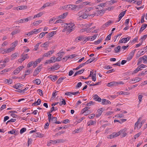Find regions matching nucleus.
<instances>
[{"label":"nucleus","instance_id":"obj_1","mask_svg":"<svg viewBox=\"0 0 147 147\" xmlns=\"http://www.w3.org/2000/svg\"><path fill=\"white\" fill-rule=\"evenodd\" d=\"M77 5H70L64 6V9L68 10H77L76 7Z\"/></svg>","mask_w":147,"mask_h":147},{"label":"nucleus","instance_id":"obj_2","mask_svg":"<svg viewBox=\"0 0 147 147\" xmlns=\"http://www.w3.org/2000/svg\"><path fill=\"white\" fill-rule=\"evenodd\" d=\"M127 129H124L122 130H121L119 131V133H121L122 134V137H124L127 135V133H126Z\"/></svg>","mask_w":147,"mask_h":147},{"label":"nucleus","instance_id":"obj_3","mask_svg":"<svg viewBox=\"0 0 147 147\" xmlns=\"http://www.w3.org/2000/svg\"><path fill=\"white\" fill-rule=\"evenodd\" d=\"M60 65H59L58 64L56 63V65L51 67L50 69L51 70H52V71H54L58 69L60 67ZM49 69H50V68Z\"/></svg>","mask_w":147,"mask_h":147},{"label":"nucleus","instance_id":"obj_4","mask_svg":"<svg viewBox=\"0 0 147 147\" xmlns=\"http://www.w3.org/2000/svg\"><path fill=\"white\" fill-rule=\"evenodd\" d=\"M97 112L98 114L96 115V117H98L100 116L102 114V108H100L98 109L97 111Z\"/></svg>","mask_w":147,"mask_h":147},{"label":"nucleus","instance_id":"obj_5","mask_svg":"<svg viewBox=\"0 0 147 147\" xmlns=\"http://www.w3.org/2000/svg\"><path fill=\"white\" fill-rule=\"evenodd\" d=\"M75 26H66L67 31L68 33L74 30Z\"/></svg>","mask_w":147,"mask_h":147},{"label":"nucleus","instance_id":"obj_6","mask_svg":"<svg viewBox=\"0 0 147 147\" xmlns=\"http://www.w3.org/2000/svg\"><path fill=\"white\" fill-rule=\"evenodd\" d=\"M98 36V34H94L92 37L88 36L86 37V39L87 40H91V41H92L96 38V37Z\"/></svg>","mask_w":147,"mask_h":147},{"label":"nucleus","instance_id":"obj_7","mask_svg":"<svg viewBox=\"0 0 147 147\" xmlns=\"http://www.w3.org/2000/svg\"><path fill=\"white\" fill-rule=\"evenodd\" d=\"M105 10L102 9L101 10L98 11L96 12V14H97V16H102L105 12Z\"/></svg>","mask_w":147,"mask_h":147},{"label":"nucleus","instance_id":"obj_8","mask_svg":"<svg viewBox=\"0 0 147 147\" xmlns=\"http://www.w3.org/2000/svg\"><path fill=\"white\" fill-rule=\"evenodd\" d=\"M94 100L99 102H100L101 101V98L97 94L94 95Z\"/></svg>","mask_w":147,"mask_h":147},{"label":"nucleus","instance_id":"obj_9","mask_svg":"<svg viewBox=\"0 0 147 147\" xmlns=\"http://www.w3.org/2000/svg\"><path fill=\"white\" fill-rule=\"evenodd\" d=\"M102 105H107L108 104H111V102L108 100L105 99H103L102 100Z\"/></svg>","mask_w":147,"mask_h":147},{"label":"nucleus","instance_id":"obj_10","mask_svg":"<svg viewBox=\"0 0 147 147\" xmlns=\"http://www.w3.org/2000/svg\"><path fill=\"white\" fill-rule=\"evenodd\" d=\"M117 85V83L116 82H111L110 83H108L107 84V86H108L110 87L111 86H116Z\"/></svg>","mask_w":147,"mask_h":147},{"label":"nucleus","instance_id":"obj_11","mask_svg":"<svg viewBox=\"0 0 147 147\" xmlns=\"http://www.w3.org/2000/svg\"><path fill=\"white\" fill-rule=\"evenodd\" d=\"M54 52L53 51H51L47 53H45L43 55V57H48L49 55H52L54 53Z\"/></svg>","mask_w":147,"mask_h":147},{"label":"nucleus","instance_id":"obj_12","mask_svg":"<svg viewBox=\"0 0 147 147\" xmlns=\"http://www.w3.org/2000/svg\"><path fill=\"white\" fill-rule=\"evenodd\" d=\"M48 78H50L54 82L57 79V76H53L50 75Z\"/></svg>","mask_w":147,"mask_h":147},{"label":"nucleus","instance_id":"obj_13","mask_svg":"<svg viewBox=\"0 0 147 147\" xmlns=\"http://www.w3.org/2000/svg\"><path fill=\"white\" fill-rule=\"evenodd\" d=\"M41 59H42L39 58L37 59L34 62V65L33 66V67L34 68L36 67L37 66V64L40 62Z\"/></svg>","mask_w":147,"mask_h":147},{"label":"nucleus","instance_id":"obj_14","mask_svg":"<svg viewBox=\"0 0 147 147\" xmlns=\"http://www.w3.org/2000/svg\"><path fill=\"white\" fill-rule=\"evenodd\" d=\"M68 15V13L66 12L63 13L62 14L58 16V18H60V19H64Z\"/></svg>","mask_w":147,"mask_h":147},{"label":"nucleus","instance_id":"obj_15","mask_svg":"<svg viewBox=\"0 0 147 147\" xmlns=\"http://www.w3.org/2000/svg\"><path fill=\"white\" fill-rule=\"evenodd\" d=\"M117 134H115V132H113L111 134L109 135L108 136V138H110V139H112L114 137H115L117 136Z\"/></svg>","mask_w":147,"mask_h":147},{"label":"nucleus","instance_id":"obj_16","mask_svg":"<svg viewBox=\"0 0 147 147\" xmlns=\"http://www.w3.org/2000/svg\"><path fill=\"white\" fill-rule=\"evenodd\" d=\"M113 23V22L111 21V20L107 22H106L105 24H104L103 25V27L104 28H105L106 27H108L109 25H110L111 24Z\"/></svg>","mask_w":147,"mask_h":147},{"label":"nucleus","instance_id":"obj_17","mask_svg":"<svg viewBox=\"0 0 147 147\" xmlns=\"http://www.w3.org/2000/svg\"><path fill=\"white\" fill-rule=\"evenodd\" d=\"M27 7L26 6L22 5L17 7L16 8V9L18 10H22L26 9Z\"/></svg>","mask_w":147,"mask_h":147},{"label":"nucleus","instance_id":"obj_18","mask_svg":"<svg viewBox=\"0 0 147 147\" xmlns=\"http://www.w3.org/2000/svg\"><path fill=\"white\" fill-rule=\"evenodd\" d=\"M24 85L22 84L18 83L17 84L14 86H13V87L16 89H18L19 88L22 87Z\"/></svg>","mask_w":147,"mask_h":147},{"label":"nucleus","instance_id":"obj_19","mask_svg":"<svg viewBox=\"0 0 147 147\" xmlns=\"http://www.w3.org/2000/svg\"><path fill=\"white\" fill-rule=\"evenodd\" d=\"M147 26V24H145L142 25L141 27L140 28L139 32H141L144 30Z\"/></svg>","mask_w":147,"mask_h":147},{"label":"nucleus","instance_id":"obj_20","mask_svg":"<svg viewBox=\"0 0 147 147\" xmlns=\"http://www.w3.org/2000/svg\"><path fill=\"white\" fill-rule=\"evenodd\" d=\"M84 69H82L76 72L74 75V76H76V75H77L78 74H80L82 73H83V71H84Z\"/></svg>","mask_w":147,"mask_h":147},{"label":"nucleus","instance_id":"obj_21","mask_svg":"<svg viewBox=\"0 0 147 147\" xmlns=\"http://www.w3.org/2000/svg\"><path fill=\"white\" fill-rule=\"evenodd\" d=\"M21 57L23 58H24V60L26 59H28L29 58V56H28V54H25L24 53L21 55Z\"/></svg>","mask_w":147,"mask_h":147},{"label":"nucleus","instance_id":"obj_22","mask_svg":"<svg viewBox=\"0 0 147 147\" xmlns=\"http://www.w3.org/2000/svg\"><path fill=\"white\" fill-rule=\"evenodd\" d=\"M40 71V69H36L34 71L33 73V75L34 76H36L39 73Z\"/></svg>","mask_w":147,"mask_h":147},{"label":"nucleus","instance_id":"obj_23","mask_svg":"<svg viewBox=\"0 0 147 147\" xmlns=\"http://www.w3.org/2000/svg\"><path fill=\"white\" fill-rule=\"evenodd\" d=\"M41 102V100L40 99H38L37 101H36V102L35 101L32 104V105L33 106V105H35L36 104H37V105H39L40 104Z\"/></svg>","mask_w":147,"mask_h":147},{"label":"nucleus","instance_id":"obj_24","mask_svg":"<svg viewBox=\"0 0 147 147\" xmlns=\"http://www.w3.org/2000/svg\"><path fill=\"white\" fill-rule=\"evenodd\" d=\"M12 80L11 79L9 80H5L4 81V83L5 84L8 83V84H11L12 83Z\"/></svg>","mask_w":147,"mask_h":147},{"label":"nucleus","instance_id":"obj_25","mask_svg":"<svg viewBox=\"0 0 147 147\" xmlns=\"http://www.w3.org/2000/svg\"><path fill=\"white\" fill-rule=\"evenodd\" d=\"M141 58L142 60H143V62L144 63H146L147 62V55H144L143 57H141Z\"/></svg>","mask_w":147,"mask_h":147},{"label":"nucleus","instance_id":"obj_26","mask_svg":"<svg viewBox=\"0 0 147 147\" xmlns=\"http://www.w3.org/2000/svg\"><path fill=\"white\" fill-rule=\"evenodd\" d=\"M57 117H52L51 120L53 123H55L56 121H57Z\"/></svg>","mask_w":147,"mask_h":147},{"label":"nucleus","instance_id":"obj_27","mask_svg":"<svg viewBox=\"0 0 147 147\" xmlns=\"http://www.w3.org/2000/svg\"><path fill=\"white\" fill-rule=\"evenodd\" d=\"M43 13L42 12H40L38 14L34 15L33 17V18H38L41 16L42 15Z\"/></svg>","mask_w":147,"mask_h":147},{"label":"nucleus","instance_id":"obj_28","mask_svg":"<svg viewBox=\"0 0 147 147\" xmlns=\"http://www.w3.org/2000/svg\"><path fill=\"white\" fill-rule=\"evenodd\" d=\"M18 42V41L16 40L12 43V47L14 49V48L17 45Z\"/></svg>","mask_w":147,"mask_h":147},{"label":"nucleus","instance_id":"obj_29","mask_svg":"<svg viewBox=\"0 0 147 147\" xmlns=\"http://www.w3.org/2000/svg\"><path fill=\"white\" fill-rule=\"evenodd\" d=\"M102 38H99L98 40L96 41H95L94 42V44L95 45H97V44H98L100 43L101 42H102Z\"/></svg>","mask_w":147,"mask_h":147},{"label":"nucleus","instance_id":"obj_30","mask_svg":"<svg viewBox=\"0 0 147 147\" xmlns=\"http://www.w3.org/2000/svg\"><path fill=\"white\" fill-rule=\"evenodd\" d=\"M121 46H118L116 47H115V52L117 53L120 51V50Z\"/></svg>","mask_w":147,"mask_h":147},{"label":"nucleus","instance_id":"obj_31","mask_svg":"<svg viewBox=\"0 0 147 147\" xmlns=\"http://www.w3.org/2000/svg\"><path fill=\"white\" fill-rule=\"evenodd\" d=\"M20 30H15L13 31L11 33V34L13 36L14 35L20 32Z\"/></svg>","mask_w":147,"mask_h":147},{"label":"nucleus","instance_id":"obj_32","mask_svg":"<svg viewBox=\"0 0 147 147\" xmlns=\"http://www.w3.org/2000/svg\"><path fill=\"white\" fill-rule=\"evenodd\" d=\"M82 38H83V37L82 36L77 37L75 39V41L76 42H78L82 40Z\"/></svg>","mask_w":147,"mask_h":147},{"label":"nucleus","instance_id":"obj_33","mask_svg":"<svg viewBox=\"0 0 147 147\" xmlns=\"http://www.w3.org/2000/svg\"><path fill=\"white\" fill-rule=\"evenodd\" d=\"M141 78H135L132 79L131 80L135 81V83L139 82L141 80Z\"/></svg>","mask_w":147,"mask_h":147},{"label":"nucleus","instance_id":"obj_34","mask_svg":"<svg viewBox=\"0 0 147 147\" xmlns=\"http://www.w3.org/2000/svg\"><path fill=\"white\" fill-rule=\"evenodd\" d=\"M34 82L37 85H39L41 83L40 80L38 79H36L35 80H34Z\"/></svg>","mask_w":147,"mask_h":147},{"label":"nucleus","instance_id":"obj_35","mask_svg":"<svg viewBox=\"0 0 147 147\" xmlns=\"http://www.w3.org/2000/svg\"><path fill=\"white\" fill-rule=\"evenodd\" d=\"M56 34L55 31H53L50 33H49L48 34V37H51L53 36L55 34Z\"/></svg>","mask_w":147,"mask_h":147},{"label":"nucleus","instance_id":"obj_36","mask_svg":"<svg viewBox=\"0 0 147 147\" xmlns=\"http://www.w3.org/2000/svg\"><path fill=\"white\" fill-rule=\"evenodd\" d=\"M88 16L86 13H84L82 15H81L79 17L82 18L83 19H85L87 18Z\"/></svg>","mask_w":147,"mask_h":147},{"label":"nucleus","instance_id":"obj_37","mask_svg":"<svg viewBox=\"0 0 147 147\" xmlns=\"http://www.w3.org/2000/svg\"><path fill=\"white\" fill-rule=\"evenodd\" d=\"M49 43L48 42H45L44 44L41 45L42 47H48Z\"/></svg>","mask_w":147,"mask_h":147},{"label":"nucleus","instance_id":"obj_38","mask_svg":"<svg viewBox=\"0 0 147 147\" xmlns=\"http://www.w3.org/2000/svg\"><path fill=\"white\" fill-rule=\"evenodd\" d=\"M42 22V20H37L34 22L33 24L34 25L37 26L40 23Z\"/></svg>","mask_w":147,"mask_h":147},{"label":"nucleus","instance_id":"obj_39","mask_svg":"<svg viewBox=\"0 0 147 147\" xmlns=\"http://www.w3.org/2000/svg\"><path fill=\"white\" fill-rule=\"evenodd\" d=\"M56 58L55 57H53L50 58V61L51 62L54 63L56 61Z\"/></svg>","mask_w":147,"mask_h":147},{"label":"nucleus","instance_id":"obj_40","mask_svg":"<svg viewBox=\"0 0 147 147\" xmlns=\"http://www.w3.org/2000/svg\"><path fill=\"white\" fill-rule=\"evenodd\" d=\"M40 29H35L33 30V32H34V34H36L40 32Z\"/></svg>","mask_w":147,"mask_h":147},{"label":"nucleus","instance_id":"obj_41","mask_svg":"<svg viewBox=\"0 0 147 147\" xmlns=\"http://www.w3.org/2000/svg\"><path fill=\"white\" fill-rule=\"evenodd\" d=\"M63 101H61V102H60L59 105L60 106L62 105H65L66 104V102L65 101V99H62Z\"/></svg>","mask_w":147,"mask_h":147},{"label":"nucleus","instance_id":"obj_42","mask_svg":"<svg viewBox=\"0 0 147 147\" xmlns=\"http://www.w3.org/2000/svg\"><path fill=\"white\" fill-rule=\"evenodd\" d=\"M16 119H11L10 120H9L7 121L6 123V124H7L8 123L11 122H14L16 121Z\"/></svg>","mask_w":147,"mask_h":147},{"label":"nucleus","instance_id":"obj_43","mask_svg":"<svg viewBox=\"0 0 147 147\" xmlns=\"http://www.w3.org/2000/svg\"><path fill=\"white\" fill-rule=\"evenodd\" d=\"M136 50V49H135L132 51L131 53H130L129 54V55L133 57L134 56L135 52Z\"/></svg>","mask_w":147,"mask_h":147},{"label":"nucleus","instance_id":"obj_44","mask_svg":"<svg viewBox=\"0 0 147 147\" xmlns=\"http://www.w3.org/2000/svg\"><path fill=\"white\" fill-rule=\"evenodd\" d=\"M18 55V53H15L12 54L11 55V57L13 58H15L17 57Z\"/></svg>","mask_w":147,"mask_h":147},{"label":"nucleus","instance_id":"obj_45","mask_svg":"<svg viewBox=\"0 0 147 147\" xmlns=\"http://www.w3.org/2000/svg\"><path fill=\"white\" fill-rule=\"evenodd\" d=\"M88 123H89V124L88 125L89 126L90 125H94V124L96 122L94 121L91 120L89 121Z\"/></svg>","mask_w":147,"mask_h":147},{"label":"nucleus","instance_id":"obj_46","mask_svg":"<svg viewBox=\"0 0 147 147\" xmlns=\"http://www.w3.org/2000/svg\"><path fill=\"white\" fill-rule=\"evenodd\" d=\"M95 103L94 102H93L92 101H90L86 105L88 106H90L91 105H94Z\"/></svg>","mask_w":147,"mask_h":147},{"label":"nucleus","instance_id":"obj_47","mask_svg":"<svg viewBox=\"0 0 147 147\" xmlns=\"http://www.w3.org/2000/svg\"><path fill=\"white\" fill-rule=\"evenodd\" d=\"M48 113V120L49 122H51V115L52 114L50 113Z\"/></svg>","mask_w":147,"mask_h":147},{"label":"nucleus","instance_id":"obj_48","mask_svg":"<svg viewBox=\"0 0 147 147\" xmlns=\"http://www.w3.org/2000/svg\"><path fill=\"white\" fill-rule=\"evenodd\" d=\"M26 130V128L24 127L22 128L20 131V133L22 134L24 132H25Z\"/></svg>","mask_w":147,"mask_h":147},{"label":"nucleus","instance_id":"obj_49","mask_svg":"<svg viewBox=\"0 0 147 147\" xmlns=\"http://www.w3.org/2000/svg\"><path fill=\"white\" fill-rule=\"evenodd\" d=\"M90 109L89 107H86L82 109V110L83 111L82 113H84L86 112L88 110V109Z\"/></svg>","mask_w":147,"mask_h":147},{"label":"nucleus","instance_id":"obj_50","mask_svg":"<svg viewBox=\"0 0 147 147\" xmlns=\"http://www.w3.org/2000/svg\"><path fill=\"white\" fill-rule=\"evenodd\" d=\"M84 6L82 4V3L81 5H77V7H76L77 10H78L80 9H81Z\"/></svg>","mask_w":147,"mask_h":147},{"label":"nucleus","instance_id":"obj_51","mask_svg":"<svg viewBox=\"0 0 147 147\" xmlns=\"http://www.w3.org/2000/svg\"><path fill=\"white\" fill-rule=\"evenodd\" d=\"M112 33H113V32H112L111 33L109 34L107 36V37L106 38V39H105L106 40H110V39H111V36Z\"/></svg>","mask_w":147,"mask_h":147},{"label":"nucleus","instance_id":"obj_52","mask_svg":"<svg viewBox=\"0 0 147 147\" xmlns=\"http://www.w3.org/2000/svg\"><path fill=\"white\" fill-rule=\"evenodd\" d=\"M27 19H26V18H25V19H22L18 21V22H19L20 23H21L25 22H27Z\"/></svg>","mask_w":147,"mask_h":147},{"label":"nucleus","instance_id":"obj_53","mask_svg":"<svg viewBox=\"0 0 147 147\" xmlns=\"http://www.w3.org/2000/svg\"><path fill=\"white\" fill-rule=\"evenodd\" d=\"M95 116V114H92L88 116V118L90 119H93Z\"/></svg>","mask_w":147,"mask_h":147},{"label":"nucleus","instance_id":"obj_54","mask_svg":"<svg viewBox=\"0 0 147 147\" xmlns=\"http://www.w3.org/2000/svg\"><path fill=\"white\" fill-rule=\"evenodd\" d=\"M127 10H126L122 12L119 15V16H121L122 17H123V16L124 15L125 13Z\"/></svg>","mask_w":147,"mask_h":147},{"label":"nucleus","instance_id":"obj_55","mask_svg":"<svg viewBox=\"0 0 147 147\" xmlns=\"http://www.w3.org/2000/svg\"><path fill=\"white\" fill-rule=\"evenodd\" d=\"M83 66V64H81L78 67H77L76 68L74 69V70H77L79 69L80 68Z\"/></svg>","mask_w":147,"mask_h":147},{"label":"nucleus","instance_id":"obj_56","mask_svg":"<svg viewBox=\"0 0 147 147\" xmlns=\"http://www.w3.org/2000/svg\"><path fill=\"white\" fill-rule=\"evenodd\" d=\"M20 72L19 69L17 68L13 71V74H16L19 73Z\"/></svg>","mask_w":147,"mask_h":147},{"label":"nucleus","instance_id":"obj_57","mask_svg":"<svg viewBox=\"0 0 147 147\" xmlns=\"http://www.w3.org/2000/svg\"><path fill=\"white\" fill-rule=\"evenodd\" d=\"M65 53L64 52H62L60 53H57V56L58 57H62V56H63V54H64Z\"/></svg>","mask_w":147,"mask_h":147},{"label":"nucleus","instance_id":"obj_58","mask_svg":"<svg viewBox=\"0 0 147 147\" xmlns=\"http://www.w3.org/2000/svg\"><path fill=\"white\" fill-rule=\"evenodd\" d=\"M82 85V83L81 82H79L78 83L76 86L75 87V88H78L81 87Z\"/></svg>","mask_w":147,"mask_h":147},{"label":"nucleus","instance_id":"obj_59","mask_svg":"<svg viewBox=\"0 0 147 147\" xmlns=\"http://www.w3.org/2000/svg\"><path fill=\"white\" fill-rule=\"evenodd\" d=\"M141 132H140L138 133L137 134H136L134 136V138H135V139H136V138L139 137V136L141 135Z\"/></svg>","mask_w":147,"mask_h":147},{"label":"nucleus","instance_id":"obj_60","mask_svg":"<svg viewBox=\"0 0 147 147\" xmlns=\"http://www.w3.org/2000/svg\"><path fill=\"white\" fill-rule=\"evenodd\" d=\"M8 71V69H4V70L2 71L0 73V74H3L7 72Z\"/></svg>","mask_w":147,"mask_h":147},{"label":"nucleus","instance_id":"obj_61","mask_svg":"<svg viewBox=\"0 0 147 147\" xmlns=\"http://www.w3.org/2000/svg\"><path fill=\"white\" fill-rule=\"evenodd\" d=\"M57 140L58 143H63L65 142V140L63 139Z\"/></svg>","mask_w":147,"mask_h":147},{"label":"nucleus","instance_id":"obj_62","mask_svg":"<svg viewBox=\"0 0 147 147\" xmlns=\"http://www.w3.org/2000/svg\"><path fill=\"white\" fill-rule=\"evenodd\" d=\"M65 95L71 96L72 95V92H66L65 94Z\"/></svg>","mask_w":147,"mask_h":147},{"label":"nucleus","instance_id":"obj_63","mask_svg":"<svg viewBox=\"0 0 147 147\" xmlns=\"http://www.w3.org/2000/svg\"><path fill=\"white\" fill-rule=\"evenodd\" d=\"M104 68L106 69H110L112 68V67L110 65H105L104 66Z\"/></svg>","mask_w":147,"mask_h":147},{"label":"nucleus","instance_id":"obj_64","mask_svg":"<svg viewBox=\"0 0 147 147\" xmlns=\"http://www.w3.org/2000/svg\"><path fill=\"white\" fill-rule=\"evenodd\" d=\"M9 59L8 58H5L4 60L3 61V64H5L7 62H9Z\"/></svg>","mask_w":147,"mask_h":147}]
</instances>
